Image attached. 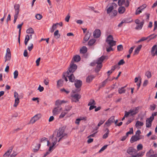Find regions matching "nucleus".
<instances>
[{
    "label": "nucleus",
    "instance_id": "423d86ee",
    "mask_svg": "<svg viewBox=\"0 0 157 157\" xmlns=\"http://www.w3.org/2000/svg\"><path fill=\"white\" fill-rule=\"evenodd\" d=\"M117 5L115 3H112L109 4L107 6V13L109 14L112 12L114 8H116L117 6Z\"/></svg>",
    "mask_w": 157,
    "mask_h": 157
},
{
    "label": "nucleus",
    "instance_id": "7ed1b4c3",
    "mask_svg": "<svg viewBox=\"0 0 157 157\" xmlns=\"http://www.w3.org/2000/svg\"><path fill=\"white\" fill-rule=\"evenodd\" d=\"M105 56H102L100 58H99L96 61L97 65L95 69V71L96 72H98L100 71L102 66L101 63L103 60L105 59Z\"/></svg>",
    "mask_w": 157,
    "mask_h": 157
},
{
    "label": "nucleus",
    "instance_id": "f8f14e48",
    "mask_svg": "<svg viewBox=\"0 0 157 157\" xmlns=\"http://www.w3.org/2000/svg\"><path fill=\"white\" fill-rule=\"evenodd\" d=\"M62 109L61 107L58 106L57 107H55L52 110L53 115H56L59 113Z\"/></svg>",
    "mask_w": 157,
    "mask_h": 157
},
{
    "label": "nucleus",
    "instance_id": "72a5a7b5",
    "mask_svg": "<svg viewBox=\"0 0 157 157\" xmlns=\"http://www.w3.org/2000/svg\"><path fill=\"white\" fill-rule=\"evenodd\" d=\"M126 86H125L124 87H122L120 88L119 89L118 91V92L120 94H121L125 93L126 90L124 89V88Z\"/></svg>",
    "mask_w": 157,
    "mask_h": 157
},
{
    "label": "nucleus",
    "instance_id": "1a4fd4ad",
    "mask_svg": "<svg viewBox=\"0 0 157 157\" xmlns=\"http://www.w3.org/2000/svg\"><path fill=\"white\" fill-rule=\"evenodd\" d=\"M146 155L148 157H157V153L152 149H150L147 152Z\"/></svg>",
    "mask_w": 157,
    "mask_h": 157
},
{
    "label": "nucleus",
    "instance_id": "c85d7f7f",
    "mask_svg": "<svg viewBox=\"0 0 157 157\" xmlns=\"http://www.w3.org/2000/svg\"><path fill=\"white\" fill-rule=\"evenodd\" d=\"M12 151V149H10L6 151L3 155V157H8Z\"/></svg>",
    "mask_w": 157,
    "mask_h": 157
},
{
    "label": "nucleus",
    "instance_id": "2eb2a0df",
    "mask_svg": "<svg viewBox=\"0 0 157 157\" xmlns=\"http://www.w3.org/2000/svg\"><path fill=\"white\" fill-rule=\"evenodd\" d=\"M139 108V107H137L129 110L131 115L133 116L136 115L138 112Z\"/></svg>",
    "mask_w": 157,
    "mask_h": 157
},
{
    "label": "nucleus",
    "instance_id": "4be33fe9",
    "mask_svg": "<svg viewBox=\"0 0 157 157\" xmlns=\"http://www.w3.org/2000/svg\"><path fill=\"white\" fill-rule=\"evenodd\" d=\"M67 102V101H65L64 100H58L56 101V105L59 106V105L63 103H66Z\"/></svg>",
    "mask_w": 157,
    "mask_h": 157
},
{
    "label": "nucleus",
    "instance_id": "e433bc0d",
    "mask_svg": "<svg viewBox=\"0 0 157 157\" xmlns=\"http://www.w3.org/2000/svg\"><path fill=\"white\" fill-rule=\"evenodd\" d=\"M63 84V81L62 79H60L57 81V86L58 87H61Z\"/></svg>",
    "mask_w": 157,
    "mask_h": 157
},
{
    "label": "nucleus",
    "instance_id": "a18cd8bd",
    "mask_svg": "<svg viewBox=\"0 0 157 157\" xmlns=\"http://www.w3.org/2000/svg\"><path fill=\"white\" fill-rule=\"evenodd\" d=\"M23 23H22L21 24L18 25L17 26V28L18 29H19V35H21V28L22 25H23Z\"/></svg>",
    "mask_w": 157,
    "mask_h": 157
},
{
    "label": "nucleus",
    "instance_id": "9b49d317",
    "mask_svg": "<svg viewBox=\"0 0 157 157\" xmlns=\"http://www.w3.org/2000/svg\"><path fill=\"white\" fill-rule=\"evenodd\" d=\"M14 97L15 99L13 106L15 107H16L19 103V99L18 98V93L16 91L14 92Z\"/></svg>",
    "mask_w": 157,
    "mask_h": 157
},
{
    "label": "nucleus",
    "instance_id": "c756f323",
    "mask_svg": "<svg viewBox=\"0 0 157 157\" xmlns=\"http://www.w3.org/2000/svg\"><path fill=\"white\" fill-rule=\"evenodd\" d=\"M105 131H106V132L103 136V138L105 139H106L108 137V134L109 132V130L108 128H106L105 129Z\"/></svg>",
    "mask_w": 157,
    "mask_h": 157
},
{
    "label": "nucleus",
    "instance_id": "dca6fc26",
    "mask_svg": "<svg viewBox=\"0 0 157 157\" xmlns=\"http://www.w3.org/2000/svg\"><path fill=\"white\" fill-rule=\"evenodd\" d=\"M151 54L152 56L157 55V46L156 45H154L152 48L151 50Z\"/></svg>",
    "mask_w": 157,
    "mask_h": 157
},
{
    "label": "nucleus",
    "instance_id": "5701e85b",
    "mask_svg": "<svg viewBox=\"0 0 157 157\" xmlns=\"http://www.w3.org/2000/svg\"><path fill=\"white\" fill-rule=\"evenodd\" d=\"M143 125L144 123L143 122L138 121L136 122L135 126L137 128H140Z\"/></svg>",
    "mask_w": 157,
    "mask_h": 157
},
{
    "label": "nucleus",
    "instance_id": "7c9ffc66",
    "mask_svg": "<svg viewBox=\"0 0 157 157\" xmlns=\"http://www.w3.org/2000/svg\"><path fill=\"white\" fill-rule=\"evenodd\" d=\"M87 51V48L85 46L83 47L80 50L81 53L84 54Z\"/></svg>",
    "mask_w": 157,
    "mask_h": 157
},
{
    "label": "nucleus",
    "instance_id": "4c0bfd02",
    "mask_svg": "<svg viewBox=\"0 0 157 157\" xmlns=\"http://www.w3.org/2000/svg\"><path fill=\"white\" fill-rule=\"evenodd\" d=\"M30 39L29 36V35H27L25 37V45H26L28 44V42Z\"/></svg>",
    "mask_w": 157,
    "mask_h": 157
},
{
    "label": "nucleus",
    "instance_id": "b1692460",
    "mask_svg": "<svg viewBox=\"0 0 157 157\" xmlns=\"http://www.w3.org/2000/svg\"><path fill=\"white\" fill-rule=\"evenodd\" d=\"M142 47V45H140L136 48L134 52V55H137L139 53Z\"/></svg>",
    "mask_w": 157,
    "mask_h": 157
},
{
    "label": "nucleus",
    "instance_id": "6e6d98bb",
    "mask_svg": "<svg viewBox=\"0 0 157 157\" xmlns=\"http://www.w3.org/2000/svg\"><path fill=\"white\" fill-rule=\"evenodd\" d=\"M148 38H149V37H142L140 40H139L138 41V42H140L141 41L145 40H147V39H148Z\"/></svg>",
    "mask_w": 157,
    "mask_h": 157
},
{
    "label": "nucleus",
    "instance_id": "a211bd4d",
    "mask_svg": "<svg viewBox=\"0 0 157 157\" xmlns=\"http://www.w3.org/2000/svg\"><path fill=\"white\" fill-rule=\"evenodd\" d=\"M101 33L100 30L99 29H97L94 31L93 35L94 38H98L100 36Z\"/></svg>",
    "mask_w": 157,
    "mask_h": 157
},
{
    "label": "nucleus",
    "instance_id": "680f3d73",
    "mask_svg": "<svg viewBox=\"0 0 157 157\" xmlns=\"http://www.w3.org/2000/svg\"><path fill=\"white\" fill-rule=\"evenodd\" d=\"M33 44H30V46H29L28 47V50L29 51H30L32 50L33 49Z\"/></svg>",
    "mask_w": 157,
    "mask_h": 157
},
{
    "label": "nucleus",
    "instance_id": "3c124183",
    "mask_svg": "<svg viewBox=\"0 0 157 157\" xmlns=\"http://www.w3.org/2000/svg\"><path fill=\"white\" fill-rule=\"evenodd\" d=\"M143 148V145L142 144H138L137 147V149L138 151L141 150Z\"/></svg>",
    "mask_w": 157,
    "mask_h": 157
},
{
    "label": "nucleus",
    "instance_id": "de8ad7c7",
    "mask_svg": "<svg viewBox=\"0 0 157 157\" xmlns=\"http://www.w3.org/2000/svg\"><path fill=\"white\" fill-rule=\"evenodd\" d=\"M20 6L18 4H15L14 6V7L15 11L19 10Z\"/></svg>",
    "mask_w": 157,
    "mask_h": 157
},
{
    "label": "nucleus",
    "instance_id": "bf43d9fd",
    "mask_svg": "<svg viewBox=\"0 0 157 157\" xmlns=\"http://www.w3.org/2000/svg\"><path fill=\"white\" fill-rule=\"evenodd\" d=\"M125 63V62L123 59L121 60L118 63V64L119 65H123Z\"/></svg>",
    "mask_w": 157,
    "mask_h": 157
},
{
    "label": "nucleus",
    "instance_id": "f704fd0d",
    "mask_svg": "<svg viewBox=\"0 0 157 157\" xmlns=\"http://www.w3.org/2000/svg\"><path fill=\"white\" fill-rule=\"evenodd\" d=\"M26 33L28 34H33L34 31L32 28H29L27 30Z\"/></svg>",
    "mask_w": 157,
    "mask_h": 157
},
{
    "label": "nucleus",
    "instance_id": "09e8293b",
    "mask_svg": "<svg viewBox=\"0 0 157 157\" xmlns=\"http://www.w3.org/2000/svg\"><path fill=\"white\" fill-rule=\"evenodd\" d=\"M95 42V40L94 39L90 40L88 43V45L90 46L92 45Z\"/></svg>",
    "mask_w": 157,
    "mask_h": 157
},
{
    "label": "nucleus",
    "instance_id": "8fccbe9b",
    "mask_svg": "<svg viewBox=\"0 0 157 157\" xmlns=\"http://www.w3.org/2000/svg\"><path fill=\"white\" fill-rule=\"evenodd\" d=\"M18 75V72L17 71H15L13 73L14 78L16 79L17 78Z\"/></svg>",
    "mask_w": 157,
    "mask_h": 157
},
{
    "label": "nucleus",
    "instance_id": "412c9836",
    "mask_svg": "<svg viewBox=\"0 0 157 157\" xmlns=\"http://www.w3.org/2000/svg\"><path fill=\"white\" fill-rule=\"evenodd\" d=\"M75 84L77 88H79L82 85V82L80 80H77L75 81Z\"/></svg>",
    "mask_w": 157,
    "mask_h": 157
},
{
    "label": "nucleus",
    "instance_id": "f257e3e1",
    "mask_svg": "<svg viewBox=\"0 0 157 157\" xmlns=\"http://www.w3.org/2000/svg\"><path fill=\"white\" fill-rule=\"evenodd\" d=\"M77 68V65L76 64H74L72 61L70 64V67L66 74V76L68 77L69 81L71 82H74L75 80V77L72 73L75 71Z\"/></svg>",
    "mask_w": 157,
    "mask_h": 157
},
{
    "label": "nucleus",
    "instance_id": "473e14b6",
    "mask_svg": "<svg viewBox=\"0 0 157 157\" xmlns=\"http://www.w3.org/2000/svg\"><path fill=\"white\" fill-rule=\"evenodd\" d=\"M58 24V23L53 24L52 28L50 30L51 33H53L54 31L57 28V25Z\"/></svg>",
    "mask_w": 157,
    "mask_h": 157
},
{
    "label": "nucleus",
    "instance_id": "6e6552de",
    "mask_svg": "<svg viewBox=\"0 0 157 157\" xmlns=\"http://www.w3.org/2000/svg\"><path fill=\"white\" fill-rule=\"evenodd\" d=\"M115 121L114 117L111 116L105 123L104 124L105 127H108L111 124L114 122Z\"/></svg>",
    "mask_w": 157,
    "mask_h": 157
},
{
    "label": "nucleus",
    "instance_id": "aec40b11",
    "mask_svg": "<svg viewBox=\"0 0 157 157\" xmlns=\"http://www.w3.org/2000/svg\"><path fill=\"white\" fill-rule=\"evenodd\" d=\"M153 120H152L150 117L147 119L146 123V127H147L149 128L151 127Z\"/></svg>",
    "mask_w": 157,
    "mask_h": 157
},
{
    "label": "nucleus",
    "instance_id": "393cba45",
    "mask_svg": "<svg viewBox=\"0 0 157 157\" xmlns=\"http://www.w3.org/2000/svg\"><path fill=\"white\" fill-rule=\"evenodd\" d=\"M117 10H113L110 13L109 15L111 17H113L117 15Z\"/></svg>",
    "mask_w": 157,
    "mask_h": 157
},
{
    "label": "nucleus",
    "instance_id": "69168bd1",
    "mask_svg": "<svg viewBox=\"0 0 157 157\" xmlns=\"http://www.w3.org/2000/svg\"><path fill=\"white\" fill-rule=\"evenodd\" d=\"M157 115V112H155L154 113H152V115L150 117V118L152 120H153L154 119V117L155 116H156Z\"/></svg>",
    "mask_w": 157,
    "mask_h": 157
},
{
    "label": "nucleus",
    "instance_id": "0eeeda50",
    "mask_svg": "<svg viewBox=\"0 0 157 157\" xmlns=\"http://www.w3.org/2000/svg\"><path fill=\"white\" fill-rule=\"evenodd\" d=\"M41 117L40 114H37L33 117L30 121L29 124H33L39 120Z\"/></svg>",
    "mask_w": 157,
    "mask_h": 157
},
{
    "label": "nucleus",
    "instance_id": "4468645a",
    "mask_svg": "<svg viewBox=\"0 0 157 157\" xmlns=\"http://www.w3.org/2000/svg\"><path fill=\"white\" fill-rule=\"evenodd\" d=\"M72 101L77 102L79 101V99L81 98L80 95L78 94H75L72 96Z\"/></svg>",
    "mask_w": 157,
    "mask_h": 157
},
{
    "label": "nucleus",
    "instance_id": "9d476101",
    "mask_svg": "<svg viewBox=\"0 0 157 157\" xmlns=\"http://www.w3.org/2000/svg\"><path fill=\"white\" fill-rule=\"evenodd\" d=\"M118 3V5L120 6L124 5L125 6L128 7L129 5V0H119Z\"/></svg>",
    "mask_w": 157,
    "mask_h": 157
},
{
    "label": "nucleus",
    "instance_id": "c9c22d12",
    "mask_svg": "<svg viewBox=\"0 0 157 157\" xmlns=\"http://www.w3.org/2000/svg\"><path fill=\"white\" fill-rule=\"evenodd\" d=\"M94 77L93 75H90L88 76L86 78V82H90L91 81Z\"/></svg>",
    "mask_w": 157,
    "mask_h": 157
},
{
    "label": "nucleus",
    "instance_id": "f03ea898",
    "mask_svg": "<svg viewBox=\"0 0 157 157\" xmlns=\"http://www.w3.org/2000/svg\"><path fill=\"white\" fill-rule=\"evenodd\" d=\"M66 135V133L64 132V129L62 128H59L57 131L56 134V135H55L54 134H53V138L55 137L56 138L57 137L59 138V139L58 141L59 142Z\"/></svg>",
    "mask_w": 157,
    "mask_h": 157
},
{
    "label": "nucleus",
    "instance_id": "774afa93",
    "mask_svg": "<svg viewBox=\"0 0 157 157\" xmlns=\"http://www.w3.org/2000/svg\"><path fill=\"white\" fill-rule=\"evenodd\" d=\"M155 105L154 104H153L150 105V109L151 110H155Z\"/></svg>",
    "mask_w": 157,
    "mask_h": 157
},
{
    "label": "nucleus",
    "instance_id": "2f4dec72",
    "mask_svg": "<svg viewBox=\"0 0 157 157\" xmlns=\"http://www.w3.org/2000/svg\"><path fill=\"white\" fill-rule=\"evenodd\" d=\"M125 10V8L124 7L121 6L119 8L118 12L122 14L124 12Z\"/></svg>",
    "mask_w": 157,
    "mask_h": 157
},
{
    "label": "nucleus",
    "instance_id": "0e129e2a",
    "mask_svg": "<svg viewBox=\"0 0 157 157\" xmlns=\"http://www.w3.org/2000/svg\"><path fill=\"white\" fill-rule=\"evenodd\" d=\"M129 114L131 115V113H130L129 110L128 111V112L125 111V114L124 115V117H127L129 115Z\"/></svg>",
    "mask_w": 157,
    "mask_h": 157
},
{
    "label": "nucleus",
    "instance_id": "13d9d810",
    "mask_svg": "<svg viewBox=\"0 0 157 157\" xmlns=\"http://www.w3.org/2000/svg\"><path fill=\"white\" fill-rule=\"evenodd\" d=\"M133 132V129L132 128H130V130L128 132L126 133V135L128 136L129 134H132Z\"/></svg>",
    "mask_w": 157,
    "mask_h": 157
},
{
    "label": "nucleus",
    "instance_id": "37998d69",
    "mask_svg": "<svg viewBox=\"0 0 157 157\" xmlns=\"http://www.w3.org/2000/svg\"><path fill=\"white\" fill-rule=\"evenodd\" d=\"M11 54L6 53V55L5 61L10 60L11 59Z\"/></svg>",
    "mask_w": 157,
    "mask_h": 157
},
{
    "label": "nucleus",
    "instance_id": "6ab92c4d",
    "mask_svg": "<svg viewBox=\"0 0 157 157\" xmlns=\"http://www.w3.org/2000/svg\"><path fill=\"white\" fill-rule=\"evenodd\" d=\"M140 139L139 136H137L136 135L132 136L130 139V142L133 143L134 142Z\"/></svg>",
    "mask_w": 157,
    "mask_h": 157
},
{
    "label": "nucleus",
    "instance_id": "e2e57ef3",
    "mask_svg": "<svg viewBox=\"0 0 157 157\" xmlns=\"http://www.w3.org/2000/svg\"><path fill=\"white\" fill-rule=\"evenodd\" d=\"M123 48V46L121 45H118L117 47V49L118 51H121Z\"/></svg>",
    "mask_w": 157,
    "mask_h": 157
},
{
    "label": "nucleus",
    "instance_id": "5fc2aeb1",
    "mask_svg": "<svg viewBox=\"0 0 157 157\" xmlns=\"http://www.w3.org/2000/svg\"><path fill=\"white\" fill-rule=\"evenodd\" d=\"M113 46H109V47L107 48H106V51H107L108 52H110V51H113V49L112 48V47Z\"/></svg>",
    "mask_w": 157,
    "mask_h": 157
},
{
    "label": "nucleus",
    "instance_id": "f3484780",
    "mask_svg": "<svg viewBox=\"0 0 157 157\" xmlns=\"http://www.w3.org/2000/svg\"><path fill=\"white\" fill-rule=\"evenodd\" d=\"M57 141V139L55 137H54L52 139V145L49 147L48 150L51 152L53 149L54 146L56 144Z\"/></svg>",
    "mask_w": 157,
    "mask_h": 157
},
{
    "label": "nucleus",
    "instance_id": "338daca9",
    "mask_svg": "<svg viewBox=\"0 0 157 157\" xmlns=\"http://www.w3.org/2000/svg\"><path fill=\"white\" fill-rule=\"evenodd\" d=\"M142 10L140 9H139L138 7L136 10V15L139 14H140Z\"/></svg>",
    "mask_w": 157,
    "mask_h": 157
},
{
    "label": "nucleus",
    "instance_id": "39448f33",
    "mask_svg": "<svg viewBox=\"0 0 157 157\" xmlns=\"http://www.w3.org/2000/svg\"><path fill=\"white\" fill-rule=\"evenodd\" d=\"M113 36L111 35H109L107 37L106 42L109 46H114L116 44V41L113 40Z\"/></svg>",
    "mask_w": 157,
    "mask_h": 157
},
{
    "label": "nucleus",
    "instance_id": "ea45409f",
    "mask_svg": "<svg viewBox=\"0 0 157 157\" xmlns=\"http://www.w3.org/2000/svg\"><path fill=\"white\" fill-rule=\"evenodd\" d=\"M90 37V34L89 33H87L85 35L84 37V40L85 41H87L89 39Z\"/></svg>",
    "mask_w": 157,
    "mask_h": 157
},
{
    "label": "nucleus",
    "instance_id": "4d7b16f0",
    "mask_svg": "<svg viewBox=\"0 0 157 157\" xmlns=\"http://www.w3.org/2000/svg\"><path fill=\"white\" fill-rule=\"evenodd\" d=\"M107 145H105L104 146H103L99 151V153H101L102 151H104L107 147Z\"/></svg>",
    "mask_w": 157,
    "mask_h": 157
},
{
    "label": "nucleus",
    "instance_id": "052dcab7",
    "mask_svg": "<svg viewBox=\"0 0 157 157\" xmlns=\"http://www.w3.org/2000/svg\"><path fill=\"white\" fill-rule=\"evenodd\" d=\"M72 107L71 106H67L66 107L65 109L64 110L67 111H69L71 109Z\"/></svg>",
    "mask_w": 157,
    "mask_h": 157
},
{
    "label": "nucleus",
    "instance_id": "bb28decb",
    "mask_svg": "<svg viewBox=\"0 0 157 157\" xmlns=\"http://www.w3.org/2000/svg\"><path fill=\"white\" fill-rule=\"evenodd\" d=\"M144 154V152H140L136 155L134 154L131 156V157H141Z\"/></svg>",
    "mask_w": 157,
    "mask_h": 157
},
{
    "label": "nucleus",
    "instance_id": "20e7f679",
    "mask_svg": "<svg viewBox=\"0 0 157 157\" xmlns=\"http://www.w3.org/2000/svg\"><path fill=\"white\" fill-rule=\"evenodd\" d=\"M47 142V145L49 146L50 144V143L49 141L48 140L47 138L45 137L42 138L41 139L40 143H41L44 142ZM37 146H36L35 148H33V151L34 152H36L39 149L41 146L40 143L39 144L37 145Z\"/></svg>",
    "mask_w": 157,
    "mask_h": 157
},
{
    "label": "nucleus",
    "instance_id": "49530a36",
    "mask_svg": "<svg viewBox=\"0 0 157 157\" xmlns=\"http://www.w3.org/2000/svg\"><path fill=\"white\" fill-rule=\"evenodd\" d=\"M95 103L94 100L91 99L90 100V102L88 103V105L89 106L92 105H95Z\"/></svg>",
    "mask_w": 157,
    "mask_h": 157
},
{
    "label": "nucleus",
    "instance_id": "58836bf2",
    "mask_svg": "<svg viewBox=\"0 0 157 157\" xmlns=\"http://www.w3.org/2000/svg\"><path fill=\"white\" fill-rule=\"evenodd\" d=\"M105 120H101L99 122L98 124V126L95 128V129L96 130H97L99 126H100L101 125H102L105 122Z\"/></svg>",
    "mask_w": 157,
    "mask_h": 157
},
{
    "label": "nucleus",
    "instance_id": "c03bdc74",
    "mask_svg": "<svg viewBox=\"0 0 157 157\" xmlns=\"http://www.w3.org/2000/svg\"><path fill=\"white\" fill-rule=\"evenodd\" d=\"M54 35L57 39L59 38L60 36V35L59 33L58 30H56L54 33Z\"/></svg>",
    "mask_w": 157,
    "mask_h": 157
},
{
    "label": "nucleus",
    "instance_id": "79ce46f5",
    "mask_svg": "<svg viewBox=\"0 0 157 157\" xmlns=\"http://www.w3.org/2000/svg\"><path fill=\"white\" fill-rule=\"evenodd\" d=\"M67 112H66L65 110H64L63 112L61 113L60 115H59V118L61 119L64 117L66 114H67Z\"/></svg>",
    "mask_w": 157,
    "mask_h": 157
},
{
    "label": "nucleus",
    "instance_id": "cd10ccee",
    "mask_svg": "<svg viewBox=\"0 0 157 157\" xmlns=\"http://www.w3.org/2000/svg\"><path fill=\"white\" fill-rule=\"evenodd\" d=\"M81 59L80 57L78 55L75 56L73 58V60H74L75 62H78Z\"/></svg>",
    "mask_w": 157,
    "mask_h": 157
},
{
    "label": "nucleus",
    "instance_id": "ddd939ff",
    "mask_svg": "<svg viewBox=\"0 0 157 157\" xmlns=\"http://www.w3.org/2000/svg\"><path fill=\"white\" fill-rule=\"evenodd\" d=\"M127 152L132 156L137 152L136 149L132 147H129L127 150Z\"/></svg>",
    "mask_w": 157,
    "mask_h": 157
},
{
    "label": "nucleus",
    "instance_id": "a19ab883",
    "mask_svg": "<svg viewBox=\"0 0 157 157\" xmlns=\"http://www.w3.org/2000/svg\"><path fill=\"white\" fill-rule=\"evenodd\" d=\"M145 75L148 78H150L151 77V72L149 71H147L146 72Z\"/></svg>",
    "mask_w": 157,
    "mask_h": 157
},
{
    "label": "nucleus",
    "instance_id": "864d4df0",
    "mask_svg": "<svg viewBox=\"0 0 157 157\" xmlns=\"http://www.w3.org/2000/svg\"><path fill=\"white\" fill-rule=\"evenodd\" d=\"M35 17L37 19L39 20L42 18V16L41 14H37L36 15Z\"/></svg>",
    "mask_w": 157,
    "mask_h": 157
},
{
    "label": "nucleus",
    "instance_id": "a878e982",
    "mask_svg": "<svg viewBox=\"0 0 157 157\" xmlns=\"http://www.w3.org/2000/svg\"><path fill=\"white\" fill-rule=\"evenodd\" d=\"M144 23V21H142L140 24H137L138 25L135 28V29L137 30L141 29L142 28L143 24Z\"/></svg>",
    "mask_w": 157,
    "mask_h": 157
},
{
    "label": "nucleus",
    "instance_id": "603ef678",
    "mask_svg": "<svg viewBox=\"0 0 157 157\" xmlns=\"http://www.w3.org/2000/svg\"><path fill=\"white\" fill-rule=\"evenodd\" d=\"M157 35H155L154 34H152L148 36V37H149V38H150V40H151L152 39H153L156 37Z\"/></svg>",
    "mask_w": 157,
    "mask_h": 157
}]
</instances>
